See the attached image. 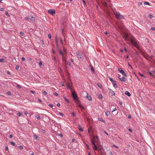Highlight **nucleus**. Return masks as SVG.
I'll list each match as a JSON object with an SVG mask.
<instances>
[{
  "mask_svg": "<svg viewBox=\"0 0 155 155\" xmlns=\"http://www.w3.org/2000/svg\"><path fill=\"white\" fill-rule=\"evenodd\" d=\"M5 14L7 16V17H9V15L7 11L5 12Z\"/></svg>",
  "mask_w": 155,
  "mask_h": 155,
  "instance_id": "e433bc0d",
  "label": "nucleus"
},
{
  "mask_svg": "<svg viewBox=\"0 0 155 155\" xmlns=\"http://www.w3.org/2000/svg\"><path fill=\"white\" fill-rule=\"evenodd\" d=\"M104 133H105L107 135H108V134L105 131H104Z\"/></svg>",
  "mask_w": 155,
  "mask_h": 155,
  "instance_id": "69168bd1",
  "label": "nucleus"
},
{
  "mask_svg": "<svg viewBox=\"0 0 155 155\" xmlns=\"http://www.w3.org/2000/svg\"><path fill=\"white\" fill-rule=\"evenodd\" d=\"M112 146H113L114 147H116V148H118V147L117 146H116V145H115V144H113Z\"/></svg>",
  "mask_w": 155,
  "mask_h": 155,
  "instance_id": "4d7b16f0",
  "label": "nucleus"
},
{
  "mask_svg": "<svg viewBox=\"0 0 155 155\" xmlns=\"http://www.w3.org/2000/svg\"><path fill=\"white\" fill-rule=\"evenodd\" d=\"M125 94L127 95L128 97H130L131 96V94L128 91H126L125 92Z\"/></svg>",
  "mask_w": 155,
  "mask_h": 155,
  "instance_id": "ddd939ff",
  "label": "nucleus"
},
{
  "mask_svg": "<svg viewBox=\"0 0 155 155\" xmlns=\"http://www.w3.org/2000/svg\"><path fill=\"white\" fill-rule=\"evenodd\" d=\"M20 34L21 36H23L24 35V33L22 31H21L20 32Z\"/></svg>",
  "mask_w": 155,
  "mask_h": 155,
  "instance_id": "37998d69",
  "label": "nucleus"
},
{
  "mask_svg": "<svg viewBox=\"0 0 155 155\" xmlns=\"http://www.w3.org/2000/svg\"><path fill=\"white\" fill-rule=\"evenodd\" d=\"M123 38L125 40H128V39L127 36L126 35H124Z\"/></svg>",
  "mask_w": 155,
  "mask_h": 155,
  "instance_id": "f3484780",
  "label": "nucleus"
},
{
  "mask_svg": "<svg viewBox=\"0 0 155 155\" xmlns=\"http://www.w3.org/2000/svg\"><path fill=\"white\" fill-rule=\"evenodd\" d=\"M86 146L87 147V148L88 149V150H90V148H89V146L87 144H86Z\"/></svg>",
  "mask_w": 155,
  "mask_h": 155,
  "instance_id": "e2e57ef3",
  "label": "nucleus"
},
{
  "mask_svg": "<svg viewBox=\"0 0 155 155\" xmlns=\"http://www.w3.org/2000/svg\"><path fill=\"white\" fill-rule=\"evenodd\" d=\"M98 120L99 121H101L103 122L104 123L105 122V121L102 118H98Z\"/></svg>",
  "mask_w": 155,
  "mask_h": 155,
  "instance_id": "4be33fe9",
  "label": "nucleus"
},
{
  "mask_svg": "<svg viewBox=\"0 0 155 155\" xmlns=\"http://www.w3.org/2000/svg\"><path fill=\"white\" fill-rule=\"evenodd\" d=\"M48 37L49 39H51V34H48Z\"/></svg>",
  "mask_w": 155,
  "mask_h": 155,
  "instance_id": "58836bf2",
  "label": "nucleus"
},
{
  "mask_svg": "<svg viewBox=\"0 0 155 155\" xmlns=\"http://www.w3.org/2000/svg\"><path fill=\"white\" fill-rule=\"evenodd\" d=\"M43 93L44 94H45V95H46L47 94V92L46 91H44L43 92Z\"/></svg>",
  "mask_w": 155,
  "mask_h": 155,
  "instance_id": "5fc2aeb1",
  "label": "nucleus"
},
{
  "mask_svg": "<svg viewBox=\"0 0 155 155\" xmlns=\"http://www.w3.org/2000/svg\"><path fill=\"white\" fill-rule=\"evenodd\" d=\"M34 138L37 140H39V137H38L36 135V134H34Z\"/></svg>",
  "mask_w": 155,
  "mask_h": 155,
  "instance_id": "dca6fc26",
  "label": "nucleus"
},
{
  "mask_svg": "<svg viewBox=\"0 0 155 155\" xmlns=\"http://www.w3.org/2000/svg\"><path fill=\"white\" fill-rule=\"evenodd\" d=\"M48 12L51 15H54L55 14V11L54 9H51L48 10Z\"/></svg>",
  "mask_w": 155,
  "mask_h": 155,
  "instance_id": "7ed1b4c3",
  "label": "nucleus"
},
{
  "mask_svg": "<svg viewBox=\"0 0 155 155\" xmlns=\"http://www.w3.org/2000/svg\"><path fill=\"white\" fill-rule=\"evenodd\" d=\"M119 79L120 80L123 81H126V80L125 79V77H123L121 78H120L118 77Z\"/></svg>",
  "mask_w": 155,
  "mask_h": 155,
  "instance_id": "4468645a",
  "label": "nucleus"
},
{
  "mask_svg": "<svg viewBox=\"0 0 155 155\" xmlns=\"http://www.w3.org/2000/svg\"><path fill=\"white\" fill-rule=\"evenodd\" d=\"M98 97L100 99V100L102 99L103 96H102V95L101 94H99L98 96Z\"/></svg>",
  "mask_w": 155,
  "mask_h": 155,
  "instance_id": "6ab92c4d",
  "label": "nucleus"
},
{
  "mask_svg": "<svg viewBox=\"0 0 155 155\" xmlns=\"http://www.w3.org/2000/svg\"><path fill=\"white\" fill-rule=\"evenodd\" d=\"M17 114L18 116H20L22 115V113L18 112Z\"/></svg>",
  "mask_w": 155,
  "mask_h": 155,
  "instance_id": "7c9ffc66",
  "label": "nucleus"
},
{
  "mask_svg": "<svg viewBox=\"0 0 155 155\" xmlns=\"http://www.w3.org/2000/svg\"><path fill=\"white\" fill-rule=\"evenodd\" d=\"M13 136L12 134H11L9 135V137L10 138H12V137Z\"/></svg>",
  "mask_w": 155,
  "mask_h": 155,
  "instance_id": "680f3d73",
  "label": "nucleus"
},
{
  "mask_svg": "<svg viewBox=\"0 0 155 155\" xmlns=\"http://www.w3.org/2000/svg\"><path fill=\"white\" fill-rule=\"evenodd\" d=\"M15 84H17V87L18 88V89H21V85H20L17 84V83H15Z\"/></svg>",
  "mask_w": 155,
  "mask_h": 155,
  "instance_id": "412c9836",
  "label": "nucleus"
},
{
  "mask_svg": "<svg viewBox=\"0 0 155 155\" xmlns=\"http://www.w3.org/2000/svg\"><path fill=\"white\" fill-rule=\"evenodd\" d=\"M18 148L19 149H22L23 148V147L22 146H21V145L19 146H18Z\"/></svg>",
  "mask_w": 155,
  "mask_h": 155,
  "instance_id": "de8ad7c7",
  "label": "nucleus"
},
{
  "mask_svg": "<svg viewBox=\"0 0 155 155\" xmlns=\"http://www.w3.org/2000/svg\"><path fill=\"white\" fill-rule=\"evenodd\" d=\"M82 106V105L80 103L77 104V107H79L81 108Z\"/></svg>",
  "mask_w": 155,
  "mask_h": 155,
  "instance_id": "2f4dec72",
  "label": "nucleus"
},
{
  "mask_svg": "<svg viewBox=\"0 0 155 155\" xmlns=\"http://www.w3.org/2000/svg\"><path fill=\"white\" fill-rule=\"evenodd\" d=\"M122 74L123 76H124L126 77L127 76V75L126 74L125 72H124V73Z\"/></svg>",
  "mask_w": 155,
  "mask_h": 155,
  "instance_id": "603ef678",
  "label": "nucleus"
},
{
  "mask_svg": "<svg viewBox=\"0 0 155 155\" xmlns=\"http://www.w3.org/2000/svg\"><path fill=\"white\" fill-rule=\"evenodd\" d=\"M110 92L112 94V96L115 95V93L113 90L111 91H110Z\"/></svg>",
  "mask_w": 155,
  "mask_h": 155,
  "instance_id": "a878e982",
  "label": "nucleus"
},
{
  "mask_svg": "<svg viewBox=\"0 0 155 155\" xmlns=\"http://www.w3.org/2000/svg\"><path fill=\"white\" fill-rule=\"evenodd\" d=\"M105 114H106V115L107 116H109L110 115V112L108 111H107L106 112H105Z\"/></svg>",
  "mask_w": 155,
  "mask_h": 155,
  "instance_id": "5701e85b",
  "label": "nucleus"
},
{
  "mask_svg": "<svg viewBox=\"0 0 155 155\" xmlns=\"http://www.w3.org/2000/svg\"><path fill=\"white\" fill-rule=\"evenodd\" d=\"M83 3L84 5H86V2L84 0H82Z\"/></svg>",
  "mask_w": 155,
  "mask_h": 155,
  "instance_id": "a18cd8bd",
  "label": "nucleus"
},
{
  "mask_svg": "<svg viewBox=\"0 0 155 155\" xmlns=\"http://www.w3.org/2000/svg\"><path fill=\"white\" fill-rule=\"evenodd\" d=\"M128 118L129 119H131V116L130 115H128Z\"/></svg>",
  "mask_w": 155,
  "mask_h": 155,
  "instance_id": "052dcab7",
  "label": "nucleus"
},
{
  "mask_svg": "<svg viewBox=\"0 0 155 155\" xmlns=\"http://www.w3.org/2000/svg\"><path fill=\"white\" fill-rule=\"evenodd\" d=\"M148 73L150 75L152 76H154L152 74V73L150 71H149L148 72Z\"/></svg>",
  "mask_w": 155,
  "mask_h": 155,
  "instance_id": "4c0bfd02",
  "label": "nucleus"
},
{
  "mask_svg": "<svg viewBox=\"0 0 155 155\" xmlns=\"http://www.w3.org/2000/svg\"><path fill=\"white\" fill-rule=\"evenodd\" d=\"M93 148L95 150H99V149L98 148L96 144L93 146Z\"/></svg>",
  "mask_w": 155,
  "mask_h": 155,
  "instance_id": "1a4fd4ad",
  "label": "nucleus"
},
{
  "mask_svg": "<svg viewBox=\"0 0 155 155\" xmlns=\"http://www.w3.org/2000/svg\"><path fill=\"white\" fill-rule=\"evenodd\" d=\"M78 128L79 130H80V131H83V129L80 125H78Z\"/></svg>",
  "mask_w": 155,
  "mask_h": 155,
  "instance_id": "f8f14e48",
  "label": "nucleus"
},
{
  "mask_svg": "<svg viewBox=\"0 0 155 155\" xmlns=\"http://www.w3.org/2000/svg\"><path fill=\"white\" fill-rule=\"evenodd\" d=\"M144 5H150V3L149 2H144L143 3Z\"/></svg>",
  "mask_w": 155,
  "mask_h": 155,
  "instance_id": "cd10ccee",
  "label": "nucleus"
},
{
  "mask_svg": "<svg viewBox=\"0 0 155 155\" xmlns=\"http://www.w3.org/2000/svg\"><path fill=\"white\" fill-rule=\"evenodd\" d=\"M29 17L30 18V20L32 21H35V18L33 17L32 16H31V15H30L29 16Z\"/></svg>",
  "mask_w": 155,
  "mask_h": 155,
  "instance_id": "2eb2a0df",
  "label": "nucleus"
},
{
  "mask_svg": "<svg viewBox=\"0 0 155 155\" xmlns=\"http://www.w3.org/2000/svg\"><path fill=\"white\" fill-rule=\"evenodd\" d=\"M54 95L56 96H58V94L57 93L55 92L54 93Z\"/></svg>",
  "mask_w": 155,
  "mask_h": 155,
  "instance_id": "6e6d98bb",
  "label": "nucleus"
},
{
  "mask_svg": "<svg viewBox=\"0 0 155 155\" xmlns=\"http://www.w3.org/2000/svg\"><path fill=\"white\" fill-rule=\"evenodd\" d=\"M0 62H5V59L3 58H1L0 59Z\"/></svg>",
  "mask_w": 155,
  "mask_h": 155,
  "instance_id": "c85d7f7f",
  "label": "nucleus"
},
{
  "mask_svg": "<svg viewBox=\"0 0 155 155\" xmlns=\"http://www.w3.org/2000/svg\"><path fill=\"white\" fill-rule=\"evenodd\" d=\"M6 94L9 95V96H10V95H11V93L10 91H7V92H6Z\"/></svg>",
  "mask_w": 155,
  "mask_h": 155,
  "instance_id": "bb28decb",
  "label": "nucleus"
},
{
  "mask_svg": "<svg viewBox=\"0 0 155 155\" xmlns=\"http://www.w3.org/2000/svg\"><path fill=\"white\" fill-rule=\"evenodd\" d=\"M80 108L81 109V111H83V110H84V109H85V108H84L83 106H81V108Z\"/></svg>",
  "mask_w": 155,
  "mask_h": 155,
  "instance_id": "ea45409f",
  "label": "nucleus"
},
{
  "mask_svg": "<svg viewBox=\"0 0 155 155\" xmlns=\"http://www.w3.org/2000/svg\"><path fill=\"white\" fill-rule=\"evenodd\" d=\"M67 64L68 65H69L71 66V63L70 62L67 61Z\"/></svg>",
  "mask_w": 155,
  "mask_h": 155,
  "instance_id": "864d4df0",
  "label": "nucleus"
},
{
  "mask_svg": "<svg viewBox=\"0 0 155 155\" xmlns=\"http://www.w3.org/2000/svg\"><path fill=\"white\" fill-rule=\"evenodd\" d=\"M66 85H67V87H68V88H69V89H70L71 90V91H72V89H71V87L70 86V85H69V84L68 83H67L66 84Z\"/></svg>",
  "mask_w": 155,
  "mask_h": 155,
  "instance_id": "a211bd4d",
  "label": "nucleus"
},
{
  "mask_svg": "<svg viewBox=\"0 0 155 155\" xmlns=\"http://www.w3.org/2000/svg\"><path fill=\"white\" fill-rule=\"evenodd\" d=\"M76 54L77 55H78V58H79L81 59H83V57L80 53L79 52H77Z\"/></svg>",
  "mask_w": 155,
  "mask_h": 155,
  "instance_id": "423d86ee",
  "label": "nucleus"
},
{
  "mask_svg": "<svg viewBox=\"0 0 155 155\" xmlns=\"http://www.w3.org/2000/svg\"><path fill=\"white\" fill-rule=\"evenodd\" d=\"M56 108V107L55 106L53 105V107H52V108L53 109H55Z\"/></svg>",
  "mask_w": 155,
  "mask_h": 155,
  "instance_id": "338daca9",
  "label": "nucleus"
},
{
  "mask_svg": "<svg viewBox=\"0 0 155 155\" xmlns=\"http://www.w3.org/2000/svg\"><path fill=\"white\" fill-rule=\"evenodd\" d=\"M53 105H52V104H48V106H49L50 107H51V108H52V107H53Z\"/></svg>",
  "mask_w": 155,
  "mask_h": 155,
  "instance_id": "13d9d810",
  "label": "nucleus"
},
{
  "mask_svg": "<svg viewBox=\"0 0 155 155\" xmlns=\"http://www.w3.org/2000/svg\"><path fill=\"white\" fill-rule=\"evenodd\" d=\"M97 139L98 140V137L97 136H94V139H93L91 140V143L93 146L96 144L95 143V140H96Z\"/></svg>",
  "mask_w": 155,
  "mask_h": 155,
  "instance_id": "20e7f679",
  "label": "nucleus"
},
{
  "mask_svg": "<svg viewBox=\"0 0 155 155\" xmlns=\"http://www.w3.org/2000/svg\"><path fill=\"white\" fill-rule=\"evenodd\" d=\"M71 96L73 98L74 100H75L76 99L78 98V96L75 92L74 93L73 91H71Z\"/></svg>",
  "mask_w": 155,
  "mask_h": 155,
  "instance_id": "f03ea898",
  "label": "nucleus"
},
{
  "mask_svg": "<svg viewBox=\"0 0 155 155\" xmlns=\"http://www.w3.org/2000/svg\"><path fill=\"white\" fill-rule=\"evenodd\" d=\"M108 78H109V80L112 82H113L114 81V80L112 78H110V77H108Z\"/></svg>",
  "mask_w": 155,
  "mask_h": 155,
  "instance_id": "473e14b6",
  "label": "nucleus"
},
{
  "mask_svg": "<svg viewBox=\"0 0 155 155\" xmlns=\"http://www.w3.org/2000/svg\"><path fill=\"white\" fill-rule=\"evenodd\" d=\"M112 83V84H113L114 87L115 88H117V87H118L117 85V84H116V81H114Z\"/></svg>",
  "mask_w": 155,
  "mask_h": 155,
  "instance_id": "6e6552de",
  "label": "nucleus"
},
{
  "mask_svg": "<svg viewBox=\"0 0 155 155\" xmlns=\"http://www.w3.org/2000/svg\"><path fill=\"white\" fill-rule=\"evenodd\" d=\"M19 66L18 65H16L15 67V69L18 71L19 70Z\"/></svg>",
  "mask_w": 155,
  "mask_h": 155,
  "instance_id": "c9c22d12",
  "label": "nucleus"
},
{
  "mask_svg": "<svg viewBox=\"0 0 155 155\" xmlns=\"http://www.w3.org/2000/svg\"><path fill=\"white\" fill-rule=\"evenodd\" d=\"M139 74L140 75V76L143 77L144 78H145L146 77L143 74H141L140 73H139Z\"/></svg>",
  "mask_w": 155,
  "mask_h": 155,
  "instance_id": "c756f323",
  "label": "nucleus"
},
{
  "mask_svg": "<svg viewBox=\"0 0 155 155\" xmlns=\"http://www.w3.org/2000/svg\"><path fill=\"white\" fill-rule=\"evenodd\" d=\"M39 66L41 67L42 65V62L41 61H40L39 63Z\"/></svg>",
  "mask_w": 155,
  "mask_h": 155,
  "instance_id": "c03bdc74",
  "label": "nucleus"
},
{
  "mask_svg": "<svg viewBox=\"0 0 155 155\" xmlns=\"http://www.w3.org/2000/svg\"><path fill=\"white\" fill-rule=\"evenodd\" d=\"M36 118L38 120H40L41 119L40 117V116L38 115H37L36 116Z\"/></svg>",
  "mask_w": 155,
  "mask_h": 155,
  "instance_id": "a19ab883",
  "label": "nucleus"
},
{
  "mask_svg": "<svg viewBox=\"0 0 155 155\" xmlns=\"http://www.w3.org/2000/svg\"><path fill=\"white\" fill-rule=\"evenodd\" d=\"M58 136L61 137H63V135L61 133H60L59 134H58Z\"/></svg>",
  "mask_w": 155,
  "mask_h": 155,
  "instance_id": "09e8293b",
  "label": "nucleus"
},
{
  "mask_svg": "<svg viewBox=\"0 0 155 155\" xmlns=\"http://www.w3.org/2000/svg\"><path fill=\"white\" fill-rule=\"evenodd\" d=\"M148 17L150 18H153V16L151 14H149V15L148 16Z\"/></svg>",
  "mask_w": 155,
  "mask_h": 155,
  "instance_id": "79ce46f5",
  "label": "nucleus"
},
{
  "mask_svg": "<svg viewBox=\"0 0 155 155\" xmlns=\"http://www.w3.org/2000/svg\"><path fill=\"white\" fill-rule=\"evenodd\" d=\"M25 60V58H24L23 57L22 58H21V60H22V61H24Z\"/></svg>",
  "mask_w": 155,
  "mask_h": 155,
  "instance_id": "bf43d9fd",
  "label": "nucleus"
},
{
  "mask_svg": "<svg viewBox=\"0 0 155 155\" xmlns=\"http://www.w3.org/2000/svg\"><path fill=\"white\" fill-rule=\"evenodd\" d=\"M97 85L100 88H101L102 87L100 84H97Z\"/></svg>",
  "mask_w": 155,
  "mask_h": 155,
  "instance_id": "8fccbe9b",
  "label": "nucleus"
},
{
  "mask_svg": "<svg viewBox=\"0 0 155 155\" xmlns=\"http://www.w3.org/2000/svg\"><path fill=\"white\" fill-rule=\"evenodd\" d=\"M59 51L60 54L62 56H63L64 54L61 51V49H59Z\"/></svg>",
  "mask_w": 155,
  "mask_h": 155,
  "instance_id": "b1692460",
  "label": "nucleus"
},
{
  "mask_svg": "<svg viewBox=\"0 0 155 155\" xmlns=\"http://www.w3.org/2000/svg\"><path fill=\"white\" fill-rule=\"evenodd\" d=\"M62 61L65 63L66 64L67 63V61H66V58L64 56H62Z\"/></svg>",
  "mask_w": 155,
  "mask_h": 155,
  "instance_id": "9d476101",
  "label": "nucleus"
},
{
  "mask_svg": "<svg viewBox=\"0 0 155 155\" xmlns=\"http://www.w3.org/2000/svg\"><path fill=\"white\" fill-rule=\"evenodd\" d=\"M10 143L11 145H12L14 146H15V143L14 142L12 141V142H11Z\"/></svg>",
  "mask_w": 155,
  "mask_h": 155,
  "instance_id": "f704fd0d",
  "label": "nucleus"
},
{
  "mask_svg": "<svg viewBox=\"0 0 155 155\" xmlns=\"http://www.w3.org/2000/svg\"><path fill=\"white\" fill-rule=\"evenodd\" d=\"M74 101L77 104L79 103L80 102L78 98L76 99L75 100H74Z\"/></svg>",
  "mask_w": 155,
  "mask_h": 155,
  "instance_id": "393cba45",
  "label": "nucleus"
},
{
  "mask_svg": "<svg viewBox=\"0 0 155 155\" xmlns=\"http://www.w3.org/2000/svg\"><path fill=\"white\" fill-rule=\"evenodd\" d=\"M118 70L119 71V72L120 73H121L122 74H123L124 73V71L121 68H118Z\"/></svg>",
  "mask_w": 155,
  "mask_h": 155,
  "instance_id": "9b49d317",
  "label": "nucleus"
},
{
  "mask_svg": "<svg viewBox=\"0 0 155 155\" xmlns=\"http://www.w3.org/2000/svg\"><path fill=\"white\" fill-rule=\"evenodd\" d=\"M64 99L68 103H69V100L66 98V97H63Z\"/></svg>",
  "mask_w": 155,
  "mask_h": 155,
  "instance_id": "aec40b11",
  "label": "nucleus"
},
{
  "mask_svg": "<svg viewBox=\"0 0 155 155\" xmlns=\"http://www.w3.org/2000/svg\"><path fill=\"white\" fill-rule=\"evenodd\" d=\"M114 14L116 16V18L117 19H124V16L120 15L119 13L116 12H114Z\"/></svg>",
  "mask_w": 155,
  "mask_h": 155,
  "instance_id": "f257e3e1",
  "label": "nucleus"
},
{
  "mask_svg": "<svg viewBox=\"0 0 155 155\" xmlns=\"http://www.w3.org/2000/svg\"><path fill=\"white\" fill-rule=\"evenodd\" d=\"M59 114L62 117L64 115V114L63 113L61 112H59Z\"/></svg>",
  "mask_w": 155,
  "mask_h": 155,
  "instance_id": "49530a36",
  "label": "nucleus"
},
{
  "mask_svg": "<svg viewBox=\"0 0 155 155\" xmlns=\"http://www.w3.org/2000/svg\"><path fill=\"white\" fill-rule=\"evenodd\" d=\"M132 44L137 48L138 47V43L136 41H133L132 42Z\"/></svg>",
  "mask_w": 155,
  "mask_h": 155,
  "instance_id": "39448f33",
  "label": "nucleus"
},
{
  "mask_svg": "<svg viewBox=\"0 0 155 155\" xmlns=\"http://www.w3.org/2000/svg\"><path fill=\"white\" fill-rule=\"evenodd\" d=\"M29 17H26L25 18V19L26 20H28V19H29Z\"/></svg>",
  "mask_w": 155,
  "mask_h": 155,
  "instance_id": "774afa93",
  "label": "nucleus"
},
{
  "mask_svg": "<svg viewBox=\"0 0 155 155\" xmlns=\"http://www.w3.org/2000/svg\"><path fill=\"white\" fill-rule=\"evenodd\" d=\"M87 96H86V98L89 100L92 101V98L91 96L88 95L87 93Z\"/></svg>",
  "mask_w": 155,
  "mask_h": 155,
  "instance_id": "0eeeda50",
  "label": "nucleus"
},
{
  "mask_svg": "<svg viewBox=\"0 0 155 155\" xmlns=\"http://www.w3.org/2000/svg\"><path fill=\"white\" fill-rule=\"evenodd\" d=\"M151 30L153 31H155V28L154 27H152L151 28Z\"/></svg>",
  "mask_w": 155,
  "mask_h": 155,
  "instance_id": "3c124183",
  "label": "nucleus"
},
{
  "mask_svg": "<svg viewBox=\"0 0 155 155\" xmlns=\"http://www.w3.org/2000/svg\"><path fill=\"white\" fill-rule=\"evenodd\" d=\"M128 130H129V131L130 132H132V129H131L129 128V129H128Z\"/></svg>",
  "mask_w": 155,
  "mask_h": 155,
  "instance_id": "0e129e2a",
  "label": "nucleus"
},
{
  "mask_svg": "<svg viewBox=\"0 0 155 155\" xmlns=\"http://www.w3.org/2000/svg\"><path fill=\"white\" fill-rule=\"evenodd\" d=\"M91 70L93 72H95V71H94V68H93V67H91Z\"/></svg>",
  "mask_w": 155,
  "mask_h": 155,
  "instance_id": "72a5a7b5",
  "label": "nucleus"
}]
</instances>
